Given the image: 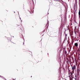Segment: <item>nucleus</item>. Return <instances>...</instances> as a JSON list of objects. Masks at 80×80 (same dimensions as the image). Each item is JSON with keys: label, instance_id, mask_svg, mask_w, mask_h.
<instances>
[{"label": "nucleus", "instance_id": "nucleus-1", "mask_svg": "<svg viewBox=\"0 0 80 80\" xmlns=\"http://www.w3.org/2000/svg\"><path fill=\"white\" fill-rule=\"evenodd\" d=\"M74 73V72L73 71H72V72H71L70 73H69L68 74L69 75V76H68V77L70 78V80H73V78H74L75 80H77V77L78 75H76L75 74H74L73 75V73Z\"/></svg>", "mask_w": 80, "mask_h": 80}, {"label": "nucleus", "instance_id": "nucleus-2", "mask_svg": "<svg viewBox=\"0 0 80 80\" xmlns=\"http://www.w3.org/2000/svg\"><path fill=\"white\" fill-rule=\"evenodd\" d=\"M76 69V66L74 65L72 67V71H73L74 72V71Z\"/></svg>", "mask_w": 80, "mask_h": 80}, {"label": "nucleus", "instance_id": "nucleus-3", "mask_svg": "<svg viewBox=\"0 0 80 80\" xmlns=\"http://www.w3.org/2000/svg\"><path fill=\"white\" fill-rule=\"evenodd\" d=\"M80 69H78L77 70V75H80Z\"/></svg>", "mask_w": 80, "mask_h": 80}, {"label": "nucleus", "instance_id": "nucleus-4", "mask_svg": "<svg viewBox=\"0 0 80 80\" xmlns=\"http://www.w3.org/2000/svg\"><path fill=\"white\" fill-rule=\"evenodd\" d=\"M74 45L76 47H78V43H75L74 44Z\"/></svg>", "mask_w": 80, "mask_h": 80}, {"label": "nucleus", "instance_id": "nucleus-5", "mask_svg": "<svg viewBox=\"0 0 80 80\" xmlns=\"http://www.w3.org/2000/svg\"><path fill=\"white\" fill-rule=\"evenodd\" d=\"M79 18H80V10H79Z\"/></svg>", "mask_w": 80, "mask_h": 80}, {"label": "nucleus", "instance_id": "nucleus-6", "mask_svg": "<svg viewBox=\"0 0 80 80\" xmlns=\"http://www.w3.org/2000/svg\"><path fill=\"white\" fill-rule=\"evenodd\" d=\"M68 30H69V32H70V29L68 28Z\"/></svg>", "mask_w": 80, "mask_h": 80}, {"label": "nucleus", "instance_id": "nucleus-7", "mask_svg": "<svg viewBox=\"0 0 80 80\" xmlns=\"http://www.w3.org/2000/svg\"><path fill=\"white\" fill-rule=\"evenodd\" d=\"M65 54H66V55H67V51H65Z\"/></svg>", "mask_w": 80, "mask_h": 80}, {"label": "nucleus", "instance_id": "nucleus-8", "mask_svg": "<svg viewBox=\"0 0 80 80\" xmlns=\"http://www.w3.org/2000/svg\"><path fill=\"white\" fill-rule=\"evenodd\" d=\"M73 42H72V43H71V44L73 45Z\"/></svg>", "mask_w": 80, "mask_h": 80}, {"label": "nucleus", "instance_id": "nucleus-9", "mask_svg": "<svg viewBox=\"0 0 80 80\" xmlns=\"http://www.w3.org/2000/svg\"><path fill=\"white\" fill-rule=\"evenodd\" d=\"M67 60L68 61V59L67 58Z\"/></svg>", "mask_w": 80, "mask_h": 80}, {"label": "nucleus", "instance_id": "nucleus-10", "mask_svg": "<svg viewBox=\"0 0 80 80\" xmlns=\"http://www.w3.org/2000/svg\"><path fill=\"white\" fill-rule=\"evenodd\" d=\"M24 42H23V45H24Z\"/></svg>", "mask_w": 80, "mask_h": 80}, {"label": "nucleus", "instance_id": "nucleus-11", "mask_svg": "<svg viewBox=\"0 0 80 80\" xmlns=\"http://www.w3.org/2000/svg\"><path fill=\"white\" fill-rule=\"evenodd\" d=\"M64 50H65V48H64Z\"/></svg>", "mask_w": 80, "mask_h": 80}, {"label": "nucleus", "instance_id": "nucleus-12", "mask_svg": "<svg viewBox=\"0 0 80 80\" xmlns=\"http://www.w3.org/2000/svg\"><path fill=\"white\" fill-rule=\"evenodd\" d=\"M31 77H32V76H31Z\"/></svg>", "mask_w": 80, "mask_h": 80}, {"label": "nucleus", "instance_id": "nucleus-13", "mask_svg": "<svg viewBox=\"0 0 80 80\" xmlns=\"http://www.w3.org/2000/svg\"><path fill=\"white\" fill-rule=\"evenodd\" d=\"M20 19H21V18H20Z\"/></svg>", "mask_w": 80, "mask_h": 80}, {"label": "nucleus", "instance_id": "nucleus-14", "mask_svg": "<svg viewBox=\"0 0 80 80\" xmlns=\"http://www.w3.org/2000/svg\"><path fill=\"white\" fill-rule=\"evenodd\" d=\"M69 52H70V50H69Z\"/></svg>", "mask_w": 80, "mask_h": 80}, {"label": "nucleus", "instance_id": "nucleus-15", "mask_svg": "<svg viewBox=\"0 0 80 80\" xmlns=\"http://www.w3.org/2000/svg\"><path fill=\"white\" fill-rule=\"evenodd\" d=\"M77 79H76V80H77Z\"/></svg>", "mask_w": 80, "mask_h": 80}]
</instances>
